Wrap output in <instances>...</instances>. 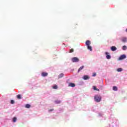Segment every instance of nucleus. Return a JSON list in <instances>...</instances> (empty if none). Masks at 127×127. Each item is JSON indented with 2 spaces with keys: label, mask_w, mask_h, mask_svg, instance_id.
Returning <instances> with one entry per match:
<instances>
[{
  "label": "nucleus",
  "mask_w": 127,
  "mask_h": 127,
  "mask_svg": "<svg viewBox=\"0 0 127 127\" xmlns=\"http://www.w3.org/2000/svg\"><path fill=\"white\" fill-rule=\"evenodd\" d=\"M94 99L95 100L96 102H101V100H102V97L99 95H96L94 97Z\"/></svg>",
  "instance_id": "obj_1"
},
{
  "label": "nucleus",
  "mask_w": 127,
  "mask_h": 127,
  "mask_svg": "<svg viewBox=\"0 0 127 127\" xmlns=\"http://www.w3.org/2000/svg\"><path fill=\"white\" fill-rule=\"evenodd\" d=\"M71 61L72 62H73V63H77V62H79V60L78 58L77 57H73L71 59Z\"/></svg>",
  "instance_id": "obj_2"
},
{
  "label": "nucleus",
  "mask_w": 127,
  "mask_h": 127,
  "mask_svg": "<svg viewBox=\"0 0 127 127\" xmlns=\"http://www.w3.org/2000/svg\"><path fill=\"white\" fill-rule=\"evenodd\" d=\"M127 58V56L126 55H122L119 58V60H123V59H126Z\"/></svg>",
  "instance_id": "obj_3"
},
{
  "label": "nucleus",
  "mask_w": 127,
  "mask_h": 127,
  "mask_svg": "<svg viewBox=\"0 0 127 127\" xmlns=\"http://www.w3.org/2000/svg\"><path fill=\"white\" fill-rule=\"evenodd\" d=\"M41 76H42V77H46L48 76V73L47 72H43L41 73Z\"/></svg>",
  "instance_id": "obj_4"
},
{
  "label": "nucleus",
  "mask_w": 127,
  "mask_h": 127,
  "mask_svg": "<svg viewBox=\"0 0 127 127\" xmlns=\"http://www.w3.org/2000/svg\"><path fill=\"white\" fill-rule=\"evenodd\" d=\"M76 85L74 83H68V87H71L72 88H74L75 87Z\"/></svg>",
  "instance_id": "obj_5"
},
{
  "label": "nucleus",
  "mask_w": 127,
  "mask_h": 127,
  "mask_svg": "<svg viewBox=\"0 0 127 127\" xmlns=\"http://www.w3.org/2000/svg\"><path fill=\"white\" fill-rule=\"evenodd\" d=\"M105 54L106 55V58L107 59H111V56L109 55V53L106 52Z\"/></svg>",
  "instance_id": "obj_6"
},
{
  "label": "nucleus",
  "mask_w": 127,
  "mask_h": 127,
  "mask_svg": "<svg viewBox=\"0 0 127 127\" xmlns=\"http://www.w3.org/2000/svg\"><path fill=\"white\" fill-rule=\"evenodd\" d=\"M122 41L123 42L126 43L127 41V37H123L122 38Z\"/></svg>",
  "instance_id": "obj_7"
},
{
  "label": "nucleus",
  "mask_w": 127,
  "mask_h": 127,
  "mask_svg": "<svg viewBox=\"0 0 127 127\" xmlns=\"http://www.w3.org/2000/svg\"><path fill=\"white\" fill-rule=\"evenodd\" d=\"M86 46H90V45L91 44V42L89 40H87L86 41Z\"/></svg>",
  "instance_id": "obj_8"
},
{
  "label": "nucleus",
  "mask_w": 127,
  "mask_h": 127,
  "mask_svg": "<svg viewBox=\"0 0 127 127\" xmlns=\"http://www.w3.org/2000/svg\"><path fill=\"white\" fill-rule=\"evenodd\" d=\"M111 49L112 51H116V50H117V47H116L115 46H112L111 47Z\"/></svg>",
  "instance_id": "obj_9"
},
{
  "label": "nucleus",
  "mask_w": 127,
  "mask_h": 127,
  "mask_svg": "<svg viewBox=\"0 0 127 127\" xmlns=\"http://www.w3.org/2000/svg\"><path fill=\"white\" fill-rule=\"evenodd\" d=\"M89 78L90 77L88 75H84L83 77V79H84V80H88Z\"/></svg>",
  "instance_id": "obj_10"
},
{
  "label": "nucleus",
  "mask_w": 127,
  "mask_h": 127,
  "mask_svg": "<svg viewBox=\"0 0 127 127\" xmlns=\"http://www.w3.org/2000/svg\"><path fill=\"white\" fill-rule=\"evenodd\" d=\"M93 89L94 90V91H100V89L97 88V87L96 86H93Z\"/></svg>",
  "instance_id": "obj_11"
},
{
  "label": "nucleus",
  "mask_w": 127,
  "mask_h": 127,
  "mask_svg": "<svg viewBox=\"0 0 127 127\" xmlns=\"http://www.w3.org/2000/svg\"><path fill=\"white\" fill-rule=\"evenodd\" d=\"M87 49L88 50H90V51H92V50H93L92 48L91 47V46H87Z\"/></svg>",
  "instance_id": "obj_12"
},
{
  "label": "nucleus",
  "mask_w": 127,
  "mask_h": 127,
  "mask_svg": "<svg viewBox=\"0 0 127 127\" xmlns=\"http://www.w3.org/2000/svg\"><path fill=\"white\" fill-rule=\"evenodd\" d=\"M83 69H84V66H81L78 70V73H79V72H80V71L81 70H83Z\"/></svg>",
  "instance_id": "obj_13"
},
{
  "label": "nucleus",
  "mask_w": 127,
  "mask_h": 127,
  "mask_svg": "<svg viewBox=\"0 0 127 127\" xmlns=\"http://www.w3.org/2000/svg\"><path fill=\"white\" fill-rule=\"evenodd\" d=\"M113 90L114 91H118V87H117V86H113Z\"/></svg>",
  "instance_id": "obj_14"
},
{
  "label": "nucleus",
  "mask_w": 127,
  "mask_h": 127,
  "mask_svg": "<svg viewBox=\"0 0 127 127\" xmlns=\"http://www.w3.org/2000/svg\"><path fill=\"white\" fill-rule=\"evenodd\" d=\"M53 88L55 89H58V86L57 85H55L53 86Z\"/></svg>",
  "instance_id": "obj_15"
},
{
  "label": "nucleus",
  "mask_w": 127,
  "mask_h": 127,
  "mask_svg": "<svg viewBox=\"0 0 127 127\" xmlns=\"http://www.w3.org/2000/svg\"><path fill=\"white\" fill-rule=\"evenodd\" d=\"M117 71H118V72H122V71H123V68H119L117 69Z\"/></svg>",
  "instance_id": "obj_16"
},
{
  "label": "nucleus",
  "mask_w": 127,
  "mask_h": 127,
  "mask_svg": "<svg viewBox=\"0 0 127 127\" xmlns=\"http://www.w3.org/2000/svg\"><path fill=\"white\" fill-rule=\"evenodd\" d=\"M17 99H21V95L20 94H18L17 95Z\"/></svg>",
  "instance_id": "obj_17"
},
{
  "label": "nucleus",
  "mask_w": 127,
  "mask_h": 127,
  "mask_svg": "<svg viewBox=\"0 0 127 127\" xmlns=\"http://www.w3.org/2000/svg\"><path fill=\"white\" fill-rule=\"evenodd\" d=\"M64 76V74L63 73H61L59 75V78H62V77H63Z\"/></svg>",
  "instance_id": "obj_18"
},
{
  "label": "nucleus",
  "mask_w": 127,
  "mask_h": 127,
  "mask_svg": "<svg viewBox=\"0 0 127 127\" xmlns=\"http://www.w3.org/2000/svg\"><path fill=\"white\" fill-rule=\"evenodd\" d=\"M25 108H27V109H29V108H30V105L26 104L25 106Z\"/></svg>",
  "instance_id": "obj_19"
},
{
  "label": "nucleus",
  "mask_w": 127,
  "mask_h": 127,
  "mask_svg": "<svg viewBox=\"0 0 127 127\" xmlns=\"http://www.w3.org/2000/svg\"><path fill=\"white\" fill-rule=\"evenodd\" d=\"M127 46H123V50H127Z\"/></svg>",
  "instance_id": "obj_20"
},
{
  "label": "nucleus",
  "mask_w": 127,
  "mask_h": 127,
  "mask_svg": "<svg viewBox=\"0 0 127 127\" xmlns=\"http://www.w3.org/2000/svg\"><path fill=\"white\" fill-rule=\"evenodd\" d=\"M16 120H17L16 118V117H14L13 118V123H15V122H16Z\"/></svg>",
  "instance_id": "obj_21"
},
{
  "label": "nucleus",
  "mask_w": 127,
  "mask_h": 127,
  "mask_svg": "<svg viewBox=\"0 0 127 127\" xmlns=\"http://www.w3.org/2000/svg\"><path fill=\"white\" fill-rule=\"evenodd\" d=\"M72 52H74V49H71L69 50V53H72Z\"/></svg>",
  "instance_id": "obj_22"
},
{
  "label": "nucleus",
  "mask_w": 127,
  "mask_h": 127,
  "mask_svg": "<svg viewBox=\"0 0 127 127\" xmlns=\"http://www.w3.org/2000/svg\"><path fill=\"white\" fill-rule=\"evenodd\" d=\"M92 76H93V77H95V76H97V73H93Z\"/></svg>",
  "instance_id": "obj_23"
},
{
  "label": "nucleus",
  "mask_w": 127,
  "mask_h": 127,
  "mask_svg": "<svg viewBox=\"0 0 127 127\" xmlns=\"http://www.w3.org/2000/svg\"><path fill=\"white\" fill-rule=\"evenodd\" d=\"M10 103H11V104H14V101L12 100H11Z\"/></svg>",
  "instance_id": "obj_24"
},
{
  "label": "nucleus",
  "mask_w": 127,
  "mask_h": 127,
  "mask_svg": "<svg viewBox=\"0 0 127 127\" xmlns=\"http://www.w3.org/2000/svg\"><path fill=\"white\" fill-rule=\"evenodd\" d=\"M52 111H53V109H51L49 110V112H52Z\"/></svg>",
  "instance_id": "obj_25"
},
{
  "label": "nucleus",
  "mask_w": 127,
  "mask_h": 127,
  "mask_svg": "<svg viewBox=\"0 0 127 127\" xmlns=\"http://www.w3.org/2000/svg\"><path fill=\"white\" fill-rule=\"evenodd\" d=\"M126 32H127V28L126 29Z\"/></svg>",
  "instance_id": "obj_26"
}]
</instances>
